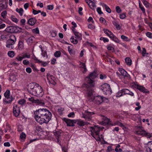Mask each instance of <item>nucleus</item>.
Returning a JSON list of instances; mask_svg holds the SVG:
<instances>
[{"label": "nucleus", "instance_id": "f257e3e1", "mask_svg": "<svg viewBox=\"0 0 152 152\" xmlns=\"http://www.w3.org/2000/svg\"><path fill=\"white\" fill-rule=\"evenodd\" d=\"M34 118L40 125L47 124L51 120L52 114L46 109H39L34 112Z\"/></svg>", "mask_w": 152, "mask_h": 152}, {"label": "nucleus", "instance_id": "f03ea898", "mask_svg": "<svg viewBox=\"0 0 152 152\" xmlns=\"http://www.w3.org/2000/svg\"><path fill=\"white\" fill-rule=\"evenodd\" d=\"M28 90L31 94L37 97H42L44 94L42 87L36 83H31L28 85Z\"/></svg>", "mask_w": 152, "mask_h": 152}, {"label": "nucleus", "instance_id": "7ed1b4c3", "mask_svg": "<svg viewBox=\"0 0 152 152\" xmlns=\"http://www.w3.org/2000/svg\"><path fill=\"white\" fill-rule=\"evenodd\" d=\"M90 130L91 135L96 141H100L103 138V136L101 133L102 129L100 127L97 126L91 127L90 128Z\"/></svg>", "mask_w": 152, "mask_h": 152}, {"label": "nucleus", "instance_id": "20e7f679", "mask_svg": "<svg viewBox=\"0 0 152 152\" xmlns=\"http://www.w3.org/2000/svg\"><path fill=\"white\" fill-rule=\"evenodd\" d=\"M48 135L51 138H53V137H54V138L56 139V142L58 143L60 142L62 136L61 132L60 131L55 130L53 132H50L49 133Z\"/></svg>", "mask_w": 152, "mask_h": 152}, {"label": "nucleus", "instance_id": "39448f33", "mask_svg": "<svg viewBox=\"0 0 152 152\" xmlns=\"http://www.w3.org/2000/svg\"><path fill=\"white\" fill-rule=\"evenodd\" d=\"M135 133L138 135L145 136L147 138H150L152 137V134L145 130L143 128L142 126H139L138 127L137 130L135 131Z\"/></svg>", "mask_w": 152, "mask_h": 152}, {"label": "nucleus", "instance_id": "423d86ee", "mask_svg": "<svg viewBox=\"0 0 152 152\" xmlns=\"http://www.w3.org/2000/svg\"><path fill=\"white\" fill-rule=\"evenodd\" d=\"M100 89L104 94L110 95L112 93L110 85L108 84H102L100 87Z\"/></svg>", "mask_w": 152, "mask_h": 152}, {"label": "nucleus", "instance_id": "0eeeda50", "mask_svg": "<svg viewBox=\"0 0 152 152\" xmlns=\"http://www.w3.org/2000/svg\"><path fill=\"white\" fill-rule=\"evenodd\" d=\"M97 76V74L95 72L91 73L88 77L87 86L89 88H91L94 87V81L92 80L95 78Z\"/></svg>", "mask_w": 152, "mask_h": 152}, {"label": "nucleus", "instance_id": "6e6552de", "mask_svg": "<svg viewBox=\"0 0 152 152\" xmlns=\"http://www.w3.org/2000/svg\"><path fill=\"white\" fill-rule=\"evenodd\" d=\"M104 33L107 34L113 41L117 43L119 42V39L117 38L113 33L107 29H104L103 30Z\"/></svg>", "mask_w": 152, "mask_h": 152}, {"label": "nucleus", "instance_id": "1a4fd4ad", "mask_svg": "<svg viewBox=\"0 0 152 152\" xmlns=\"http://www.w3.org/2000/svg\"><path fill=\"white\" fill-rule=\"evenodd\" d=\"M16 41V38L14 35H11L10 37V38L7 42L6 46L7 48H12V45H14Z\"/></svg>", "mask_w": 152, "mask_h": 152}, {"label": "nucleus", "instance_id": "9d476101", "mask_svg": "<svg viewBox=\"0 0 152 152\" xmlns=\"http://www.w3.org/2000/svg\"><path fill=\"white\" fill-rule=\"evenodd\" d=\"M7 30H10L11 32L18 33L21 31V28L18 26H9L7 28Z\"/></svg>", "mask_w": 152, "mask_h": 152}, {"label": "nucleus", "instance_id": "9b49d317", "mask_svg": "<svg viewBox=\"0 0 152 152\" xmlns=\"http://www.w3.org/2000/svg\"><path fill=\"white\" fill-rule=\"evenodd\" d=\"M94 114V112H90L88 111H85L82 114V117L84 118L86 120L90 121L91 120L92 115Z\"/></svg>", "mask_w": 152, "mask_h": 152}, {"label": "nucleus", "instance_id": "f8f14e48", "mask_svg": "<svg viewBox=\"0 0 152 152\" xmlns=\"http://www.w3.org/2000/svg\"><path fill=\"white\" fill-rule=\"evenodd\" d=\"M85 96L87 99L90 101H93L95 97L94 96L92 90H89L87 91Z\"/></svg>", "mask_w": 152, "mask_h": 152}, {"label": "nucleus", "instance_id": "ddd939ff", "mask_svg": "<svg viewBox=\"0 0 152 152\" xmlns=\"http://www.w3.org/2000/svg\"><path fill=\"white\" fill-rule=\"evenodd\" d=\"M13 115L15 117H18L20 113V107L16 104L14 105L13 107Z\"/></svg>", "mask_w": 152, "mask_h": 152}, {"label": "nucleus", "instance_id": "4468645a", "mask_svg": "<svg viewBox=\"0 0 152 152\" xmlns=\"http://www.w3.org/2000/svg\"><path fill=\"white\" fill-rule=\"evenodd\" d=\"M118 70L121 73V74H120L118 72H116V74L118 77H120L121 75L122 76L124 77H127L128 74L126 71L124 69L121 68H118Z\"/></svg>", "mask_w": 152, "mask_h": 152}, {"label": "nucleus", "instance_id": "2eb2a0df", "mask_svg": "<svg viewBox=\"0 0 152 152\" xmlns=\"http://www.w3.org/2000/svg\"><path fill=\"white\" fill-rule=\"evenodd\" d=\"M64 121L67 124V126H74L75 124V120H71L65 118Z\"/></svg>", "mask_w": 152, "mask_h": 152}, {"label": "nucleus", "instance_id": "dca6fc26", "mask_svg": "<svg viewBox=\"0 0 152 152\" xmlns=\"http://www.w3.org/2000/svg\"><path fill=\"white\" fill-rule=\"evenodd\" d=\"M93 101L96 104H100L103 102L102 96H95Z\"/></svg>", "mask_w": 152, "mask_h": 152}, {"label": "nucleus", "instance_id": "f3484780", "mask_svg": "<svg viewBox=\"0 0 152 152\" xmlns=\"http://www.w3.org/2000/svg\"><path fill=\"white\" fill-rule=\"evenodd\" d=\"M46 76L47 79L50 83L53 85H56V83L54 80V77L52 75L48 73Z\"/></svg>", "mask_w": 152, "mask_h": 152}, {"label": "nucleus", "instance_id": "a211bd4d", "mask_svg": "<svg viewBox=\"0 0 152 152\" xmlns=\"http://www.w3.org/2000/svg\"><path fill=\"white\" fill-rule=\"evenodd\" d=\"M134 87L139 90L140 92H142L144 93L148 92L147 89L143 86H140L138 84H135Z\"/></svg>", "mask_w": 152, "mask_h": 152}, {"label": "nucleus", "instance_id": "6ab92c4d", "mask_svg": "<svg viewBox=\"0 0 152 152\" xmlns=\"http://www.w3.org/2000/svg\"><path fill=\"white\" fill-rule=\"evenodd\" d=\"M12 101V96L9 97H5L3 99V102L4 104H9L11 103Z\"/></svg>", "mask_w": 152, "mask_h": 152}, {"label": "nucleus", "instance_id": "aec40b11", "mask_svg": "<svg viewBox=\"0 0 152 152\" xmlns=\"http://www.w3.org/2000/svg\"><path fill=\"white\" fill-rule=\"evenodd\" d=\"M86 2L92 10H94L96 7L95 3L92 1L91 0H86Z\"/></svg>", "mask_w": 152, "mask_h": 152}, {"label": "nucleus", "instance_id": "412c9836", "mask_svg": "<svg viewBox=\"0 0 152 152\" xmlns=\"http://www.w3.org/2000/svg\"><path fill=\"white\" fill-rule=\"evenodd\" d=\"M111 125L113 126L118 125L122 128L123 129H124L126 128L125 126L123 124L120 122L119 121H116L113 123H112L111 124Z\"/></svg>", "mask_w": 152, "mask_h": 152}, {"label": "nucleus", "instance_id": "4be33fe9", "mask_svg": "<svg viewBox=\"0 0 152 152\" xmlns=\"http://www.w3.org/2000/svg\"><path fill=\"white\" fill-rule=\"evenodd\" d=\"M100 5H101L103 7H104L107 12L108 13H110L111 12V10L109 7L106 4L104 3L100 2L99 3Z\"/></svg>", "mask_w": 152, "mask_h": 152}, {"label": "nucleus", "instance_id": "5701e85b", "mask_svg": "<svg viewBox=\"0 0 152 152\" xmlns=\"http://www.w3.org/2000/svg\"><path fill=\"white\" fill-rule=\"evenodd\" d=\"M146 151L147 152H152V141L148 142Z\"/></svg>", "mask_w": 152, "mask_h": 152}, {"label": "nucleus", "instance_id": "b1692460", "mask_svg": "<svg viewBox=\"0 0 152 152\" xmlns=\"http://www.w3.org/2000/svg\"><path fill=\"white\" fill-rule=\"evenodd\" d=\"M75 122H76L75 124L76 123L77 125L80 126H84L86 124L85 122L80 119L75 120Z\"/></svg>", "mask_w": 152, "mask_h": 152}, {"label": "nucleus", "instance_id": "393cba45", "mask_svg": "<svg viewBox=\"0 0 152 152\" xmlns=\"http://www.w3.org/2000/svg\"><path fill=\"white\" fill-rule=\"evenodd\" d=\"M107 49L110 51H111L112 52H114V45L113 44H110L108 45L107 46Z\"/></svg>", "mask_w": 152, "mask_h": 152}, {"label": "nucleus", "instance_id": "a878e982", "mask_svg": "<svg viewBox=\"0 0 152 152\" xmlns=\"http://www.w3.org/2000/svg\"><path fill=\"white\" fill-rule=\"evenodd\" d=\"M36 21V20L34 18H30L28 21V24L31 26L34 25Z\"/></svg>", "mask_w": 152, "mask_h": 152}, {"label": "nucleus", "instance_id": "bb28decb", "mask_svg": "<svg viewBox=\"0 0 152 152\" xmlns=\"http://www.w3.org/2000/svg\"><path fill=\"white\" fill-rule=\"evenodd\" d=\"M112 22L113 25L117 29L120 30L121 29V27L116 20L113 21Z\"/></svg>", "mask_w": 152, "mask_h": 152}, {"label": "nucleus", "instance_id": "cd10ccee", "mask_svg": "<svg viewBox=\"0 0 152 152\" xmlns=\"http://www.w3.org/2000/svg\"><path fill=\"white\" fill-rule=\"evenodd\" d=\"M125 61L126 64L128 66H130L132 64V60L129 57H127L125 58Z\"/></svg>", "mask_w": 152, "mask_h": 152}, {"label": "nucleus", "instance_id": "c85d7f7f", "mask_svg": "<svg viewBox=\"0 0 152 152\" xmlns=\"http://www.w3.org/2000/svg\"><path fill=\"white\" fill-rule=\"evenodd\" d=\"M71 42L74 44H76L78 42V41L77 39H75L74 36H72L70 39Z\"/></svg>", "mask_w": 152, "mask_h": 152}, {"label": "nucleus", "instance_id": "c756f323", "mask_svg": "<svg viewBox=\"0 0 152 152\" xmlns=\"http://www.w3.org/2000/svg\"><path fill=\"white\" fill-rule=\"evenodd\" d=\"M41 55L45 59L48 58V56L45 50L41 52Z\"/></svg>", "mask_w": 152, "mask_h": 152}, {"label": "nucleus", "instance_id": "7c9ffc66", "mask_svg": "<svg viewBox=\"0 0 152 152\" xmlns=\"http://www.w3.org/2000/svg\"><path fill=\"white\" fill-rule=\"evenodd\" d=\"M121 38L123 41L126 42H129L131 40L129 38L127 37L124 35H122L121 36Z\"/></svg>", "mask_w": 152, "mask_h": 152}, {"label": "nucleus", "instance_id": "2f4dec72", "mask_svg": "<svg viewBox=\"0 0 152 152\" xmlns=\"http://www.w3.org/2000/svg\"><path fill=\"white\" fill-rule=\"evenodd\" d=\"M76 37V38L77 39L81 40L82 39V35L81 34L78 32H77L74 34Z\"/></svg>", "mask_w": 152, "mask_h": 152}, {"label": "nucleus", "instance_id": "473e14b6", "mask_svg": "<svg viewBox=\"0 0 152 152\" xmlns=\"http://www.w3.org/2000/svg\"><path fill=\"white\" fill-rule=\"evenodd\" d=\"M34 39V38L33 37H30L28 38L26 40L28 44H31L33 42Z\"/></svg>", "mask_w": 152, "mask_h": 152}, {"label": "nucleus", "instance_id": "72a5a7b5", "mask_svg": "<svg viewBox=\"0 0 152 152\" xmlns=\"http://www.w3.org/2000/svg\"><path fill=\"white\" fill-rule=\"evenodd\" d=\"M20 137L21 139V141L23 142L26 138V135L23 132H22L20 134Z\"/></svg>", "mask_w": 152, "mask_h": 152}, {"label": "nucleus", "instance_id": "f704fd0d", "mask_svg": "<svg viewBox=\"0 0 152 152\" xmlns=\"http://www.w3.org/2000/svg\"><path fill=\"white\" fill-rule=\"evenodd\" d=\"M7 55L11 58H13L15 56L14 52L13 51H9L8 52Z\"/></svg>", "mask_w": 152, "mask_h": 152}, {"label": "nucleus", "instance_id": "c9c22d12", "mask_svg": "<svg viewBox=\"0 0 152 152\" xmlns=\"http://www.w3.org/2000/svg\"><path fill=\"white\" fill-rule=\"evenodd\" d=\"M31 55L28 53H25L22 55V57L23 59L27 58H30Z\"/></svg>", "mask_w": 152, "mask_h": 152}, {"label": "nucleus", "instance_id": "e433bc0d", "mask_svg": "<svg viewBox=\"0 0 152 152\" xmlns=\"http://www.w3.org/2000/svg\"><path fill=\"white\" fill-rule=\"evenodd\" d=\"M7 8V5L5 4L0 3V11L5 9Z\"/></svg>", "mask_w": 152, "mask_h": 152}, {"label": "nucleus", "instance_id": "4c0bfd02", "mask_svg": "<svg viewBox=\"0 0 152 152\" xmlns=\"http://www.w3.org/2000/svg\"><path fill=\"white\" fill-rule=\"evenodd\" d=\"M80 67H81L84 69V71L85 72L86 71L87 69L85 63L80 62Z\"/></svg>", "mask_w": 152, "mask_h": 152}, {"label": "nucleus", "instance_id": "58836bf2", "mask_svg": "<svg viewBox=\"0 0 152 152\" xmlns=\"http://www.w3.org/2000/svg\"><path fill=\"white\" fill-rule=\"evenodd\" d=\"M4 97L11 96L10 95V90L9 89L7 90L4 93Z\"/></svg>", "mask_w": 152, "mask_h": 152}, {"label": "nucleus", "instance_id": "ea45409f", "mask_svg": "<svg viewBox=\"0 0 152 152\" xmlns=\"http://www.w3.org/2000/svg\"><path fill=\"white\" fill-rule=\"evenodd\" d=\"M35 102L41 106L44 105L45 103L44 102H42L41 100L39 99H37L35 100Z\"/></svg>", "mask_w": 152, "mask_h": 152}, {"label": "nucleus", "instance_id": "a19ab883", "mask_svg": "<svg viewBox=\"0 0 152 152\" xmlns=\"http://www.w3.org/2000/svg\"><path fill=\"white\" fill-rule=\"evenodd\" d=\"M61 52L59 50L56 51L54 54V56L57 58L60 57L61 56Z\"/></svg>", "mask_w": 152, "mask_h": 152}, {"label": "nucleus", "instance_id": "79ce46f5", "mask_svg": "<svg viewBox=\"0 0 152 152\" xmlns=\"http://www.w3.org/2000/svg\"><path fill=\"white\" fill-rule=\"evenodd\" d=\"M23 48V43L21 41H19L18 44V48L20 49H22Z\"/></svg>", "mask_w": 152, "mask_h": 152}, {"label": "nucleus", "instance_id": "37998d69", "mask_svg": "<svg viewBox=\"0 0 152 152\" xmlns=\"http://www.w3.org/2000/svg\"><path fill=\"white\" fill-rule=\"evenodd\" d=\"M16 11L19 13L20 16H22L23 13V10L22 8L19 9L17 8L16 9Z\"/></svg>", "mask_w": 152, "mask_h": 152}, {"label": "nucleus", "instance_id": "c03bdc74", "mask_svg": "<svg viewBox=\"0 0 152 152\" xmlns=\"http://www.w3.org/2000/svg\"><path fill=\"white\" fill-rule=\"evenodd\" d=\"M144 5L146 7H149V4L146 0H141Z\"/></svg>", "mask_w": 152, "mask_h": 152}, {"label": "nucleus", "instance_id": "a18cd8bd", "mask_svg": "<svg viewBox=\"0 0 152 152\" xmlns=\"http://www.w3.org/2000/svg\"><path fill=\"white\" fill-rule=\"evenodd\" d=\"M121 90L124 95L129 94V90L127 89L124 88Z\"/></svg>", "mask_w": 152, "mask_h": 152}, {"label": "nucleus", "instance_id": "49530a36", "mask_svg": "<svg viewBox=\"0 0 152 152\" xmlns=\"http://www.w3.org/2000/svg\"><path fill=\"white\" fill-rule=\"evenodd\" d=\"M10 18L12 21L16 23L18 22V20L14 16H12Z\"/></svg>", "mask_w": 152, "mask_h": 152}, {"label": "nucleus", "instance_id": "de8ad7c7", "mask_svg": "<svg viewBox=\"0 0 152 152\" xmlns=\"http://www.w3.org/2000/svg\"><path fill=\"white\" fill-rule=\"evenodd\" d=\"M107 152H114V151L111 146H109L107 147Z\"/></svg>", "mask_w": 152, "mask_h": 152}, {"label": "nucleus", "instance_id": "09e8293b", "mask_svg": "<svg viewBox=\"0 0 152 152\" xmlns=\"http://www.w3.org/2000/svg\"><path fill=\"white\" fill-rule=\"evenodd\" d=\"M137 114H131L130 116L132 120L135 121L137 119Z\"/></svg>", "mask_w": 152, "mask_h": 152}, {"label": "nucleus", "instance_id": "8fccbe9b", "mask_svg": "<svg viewBox=\"0 0 152 152\" xmlns=\"http://www.w3.org/2000/svg\"><path fill=\"white\" fill-rule=\"evenodd\" d=\"M26 102V100L24 99H21L19 100L18 103L20 105H23L25 104Z\"/></svg>", "mask_w": 152, "mask_h": 152}, {"label": "nucleus", "instance_id": "3c124183", "mask_svg": "<svg viewBox=\"0 0 152 152\" xmlns=\"http://www.w3.org/2000/svg\"><path fill=\"white\" fill-rule=\"evenodd\" d=\"M124 95L122 93V92L121 91V90L120 91H119L118 93L116 95V96L117 97H120L121 96H123Z\"/></svg>", "mask_w": 152, "mask_h": 152}, {"label": "nucleus", "instance_id": "603ef678", "mask_svg": "<svg viewBox=\"0 0 152 152\" xmlns=\"http://www.w3.org/2000/svg\"><path fill=\"white\" fill-rule=\"evenodd\" d=\"M7 15V12L6 11H4L1 13V16L3 18H6Z\"/></svg>", "mask_w": 152, "mask_h": 152}, {"label": "nucleus", "instance_id": "864d4df0", "mask_svg": "<svg viewBox=\"0 0 152 152\" xmlns=\"http://www.w3.org/2000/svg\"><path fill=\"white\" fill-rule=\"evenodd\" d=\"M119 17L121 19H124L126 17V15L125 13H123L120 14Z\"/></svg>", "mask_w": 152, "mask_h": 152}, {"label": "nucleus", "instance_id": "5fc2aeb1", "mask_svg": "<svg viewBox=\"0 0 152 152\" xmlns=\"http://www.w3.org/2000/svg\"><path fill=\"white\" fill-rule=\"evenodd\" d=\"M32 58L36 61V62L37 63H41L42 62L41 61H40L38 60L37 58L34 56V55L32 57Z\"/></svg>", "mask_w": 152, "mask_h": 152}, {"label": "nucleus", "instance_id": "6e6d98bb", "mask_svg": "<svg viewBox=\"0 0 152 152\" xmlns=\"http://www.w3.org/2000/svg\"><path fill=\"white\" fill-rule=\"evenodd\" d=\"M32 32L33 33L35 34H38L39 32V29L38 28H35L33 29L32 30Z\"/></svg>", "mask_w": 152, "mask_h": 152}, {"label": "nucleus", "instance_id": "4d7b16f0", "mask_svg": "<svg viewBox=\"0 0 152 152\" xmlns=\"http://www.w3.org/2000/svg\"><path fill=\"white\" fill-rule=\"evenodd\" d=\"M146 34L148 37L150 38H152V33L149 32H148L146 33Z\"/></svg>", "mask_w": 152, "mask_h": 152}, {"label": "nucleus", "instance_id": "13d9d810", "mask_svg": "<svg viewBox=\"0 0 152 152\" xmlns=\"http://www.w3.org/2000/svg\"><path fill=\"white\" fill-rule=\"evenodd\" d=\"M23 59L22 56L21 57L19 56H17L15 58V59L17 61H21Z\"/></svg>", "mask_w": 152, "mask_h": 152}, {"label": "nucleus", "instance_id": "bf43d9fd", "mask_svg": "<svg viewBox=\"0 0 152 152\" xmlns=\"http://www.w3.org/2000/svg\"><path fill=\"white\" fill-rule=\"evenodd\" d=\"M100 39L103 40L104 42H107L109 41V39L106 38L102 37L100 38Z\"/></svg>", "mask_w": 152, "mask_h": 152}, {"label": "nucleus", "instance_id": "052dcab7", "mask_svg": "<svg viewBox=\"0 0 152 152\" xmlns=\"http://www.w3.org/2000/svg\"><path fill=\"white\" fill-rule=\"evenodd\" d=\"M146 51L145 49L144 48H142V55L143 56H144L145 54H146L147 55L148 54V53H146Z\"/></svg>", "mask_w": 152, "mask_h": 152}, {"label": "nucleus", "instance_id": "680f3d73", "mask_svg": "<svg viewBox=\"0 0 152 152\" xmlns=\"http://www.w3.org/2000/svg\"><path fill=\"white\" fill-rule=\"evenodd\" d=\"M115 9L116 11L118 13H120L121 11V9L120 8V7L118 6L116 7Z\"/></svg>", "mask_w": 152, "mask_h": 152}, {"label": "nucleus", "instance_id": "e2e57ef3", "mask_svg": "<svg viewBox=\"0 0 152 152\" xmlns=\"http://www.w3.org/2000/svg\"><path fill=\"white\" fill-rule=\"evenodd\" d=\"M96 11L99 14L101 15L103 14L102 12L101 8L100 7H97L96 9Z\"/></svg>", "mask_w": 152, "mask_h": 152}, {"label": "nucleus", "instance_id": "0e129e2a", "mask_svg": "<svg viewBox=\"0 0 152 152\" xmlns=\"http://www.w3.org/2000/svg\"><path fill=\"white\" fill-rule=\"evenodd\" d=\"M88 28H89L91 29H93L95 28V26L94 25L92 24H90L88 26Z\"/></svg>", "mask_w": 152, "mask_h": 152}, {"label": "nucleus", "instance_id": "69168bd1", "mask_svg": "<svg viewBox=\"0 0 152 152\" xmlns=\"http://www.w3.org/2000/svg\"><path fill=\"white\" fill-rule=\"evenodd\" d=\"M68 116L69 117H72L73 118L75 116V113L74 112H72L70 113L68 115Z\"/></svg>", "mask_w": 152, "mask_h": 152}, {"label": "nucleus", "instance_id": "338daca9", "mask_svg": "<svg viewBox=\"0 0 152 152\" xmlns=\"http://www.w3.org/2000/svg\"><path fill=\"white\" fill-rule=\"evenodd\" d=\"M23 63L24 65H27L29 64V62L28 60H25L23 61Z\"/></svg>", "mask_w": 152, "mask_h": 152}, {"label": "nucleus", "instance_id": "774afa93", "mask_svg": "<svg viewBox=\"0 0 152 152\" xmlns=\"http://www.w3.org/2000/svg\"><path fill=\"white\" fill-rule=\"evenodd\" d=\"M26 72L29 74L30 73L32 72L31 69L30 67L26 68Z\"/></svg>", "mask_w": 152, "mask_h": 152}]
</instances>
